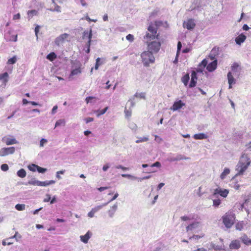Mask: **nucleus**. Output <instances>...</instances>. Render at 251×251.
I'll return each mask as SVG.
<instances>
[{"label":"nucleus","mask_w":251,"mask_h":251,"mask_svg":"<svg viewBox=\"0 0 251 251\" xmlns=\"http://www.w3.org/2000/svg\"><path fill=\"white\" fill-rule=\"evenodd\" d=\"M149 32L144 36V42L147 45L148 51L152 53H157L160 49L161 44L158 41V35L155 25H150L148 28Z\"/></svg>","instance_id":"obj_1"},{"label":"nucleus","mask_w":251,"mask_h":251,"mask_svg":"<svg viewBox=\"0 0 251 251\" xmlns=\"http://www.w3.org/2000/svg\"><path fill=\"white\" fill-rule=\"evenodd\" d=\"M251 162V159L249 157L248 155L245 153L243 154L236 166L235 170L237 173L235 176L243 175Z\"/></svg>","instance_id":"obj_2"},{"label":"nucleus","mask_w":251,"mask_h":251,"mask_svg":"<svg viewBox=\"0 0 251 251\" xmlns=\"http://www.w3.org/2000/svg\"><path fill=\"white\" fill-rule=\"evenodd\" d=\"M217 61L216 60L213 61L208 64V61L206 59H204L199 65L196 69V72L198 73H202L203 69L206 66V69L209 72H213L217 67Z\"/></svg>","instance_id":"obj_3"},{"label":"nucleus","mask_w":251,"mask_h":251,"mask_svg":"<svg viewBox=\"0 0 251 251\" xmlns=\"http://www.w3.org/2000/svg\"><path fill=\"white\" fill-rule=\"evenodd\" d=\"M142 58V62H143L144 66L148 67L150 63L154 62L155 58L153 53L148 51H145L141 54Z\"/></svg>","instance_id":"obj_4"},{"label":"nucleus","mask_w":251,"mask_h":251,"mask_svg":"<svg viewBox=\"0 0 251 251\" xmlns=\"http://www.w3.org/2000/svg\"><path fill=\"white\" fill-rule=\"evenodd\" d=\"M222 219L223 222L226 227L229 228L234 224L235 216L232 212H228L223 216Z\"/></svg>","instance_id":"obj_5"},{"label":"nucleus","mask_w":251,"mask_h":251,"mask_svg":"<svg viewBox=\"0 0 251 251\" xmlns=\"http://www.w3.org/2000/svg\"><path fill=\"white\" fill-rule=\"evenodd\" d=\"M229 193V190L226 189H222L220 187L214 189L212 195V198H216L218 195H220L222 197L226 198Z\"/></svg>","instance_id":"obj_6"},{"label":"nucleus","mask_w":251,"mask_h":251,"mask_svg":"<svg viewBox=\"0 0 251 251\" xmlns=\"http://www.w3.org/2000/svg\"><path fill=\"white\" fill-rule=\"evenodd\" d=\"M108 204V202L103 203L101 205L96 206L93 208L91 210L88 212V216L89 218H93L95 216V214L100 211L103 207L105 206Z\"/></svg>","instance_id":"obj_7"},{"label":"nucleus","mask_w":251,"mask_h":251,"mask_svg":"<svg viewBox=\"0 0 251 251\" xmlns=\"http://www.w3.org/2000/svg\"><path fill=\"white\" fill-rule=\"evenodd\" d=\"M15 148L13 147L3 148L0 150V156H4L9 154H13L15 152Z\"/></svg>","instance_id":"obj_8"},{"label":"nucleus","mask_w":251,"mask_h":251,"mask_svg":"<svg viewBox=\"0 0 251 251\" xmlns=\"http://www.w3.org/2000/svg\"><path fill=\"white\" fill-rule=\"evenodd\" d=\"M196 24L194 20L192 19H189L184 21L183 26L184 28H186L188 30H191L194 28Z\"/></svg>","instance_id":"obj_9"},{"label":"nucleus","mask_w":251,"mask_h":251,"mask_svg":"<svg viewBox=\"0 0 251 251\" xmlns=\"http://www.w3.org/2000/svg\"><path fill=\"white\" fill-rule=\"evenodd\" d=\"M69 37V34L67 33H64L59 35L55 40V44L57 46H59L61 44L63 43L65 40Z\"/></svg>","instance_id":"obj_10"},{"label":"nucleus","mask_w":251,"mask_h":251,"mask_svg":"<svg viewBox=\"0 0 251 251\" xmlns=\"http://www.w3.org/2000/svg\"><path fill=\"white\" fill-rule=\"evenodd\" d=\"M185 105V103L183 102L182 100H178L174 102L172 106L170 108L171 110L175 111L181 108Z\"/></svg>","instance_id":"obj_11"},{"label":"nucleus","mask_w":251,"mask_h":251,"mask_svg":"<svg viewBox=\"0 0 251 251\" xmlns=\"http://www.w3.org/2000/svg\"><path fill=\"white\" fill-rule=\"evenodd\" d=\"M190 157L185 156L182 154H177L176 157H171L168 159L170 162L180 161L181 160H189Z\"/></svg>","instance_id":"obj_12"},{"label":"nucleus","mask_w":251,"mask_h":251,"mask_svg":"<svg viewBox=\"0 0 251 251\" xmlns=\"http://www.w3.org/2000/svg\"><path fill=\"white\" fill-rule=\"evenodd\" d=\"M118 204L117 202L110 206V209L107 211L109 217L113 218L114 217L116 211L118 209Z\"/></svg>","instance_id":"obj_13"},{"label":"nucleus","mask_w":251,"mask_h":251,"mask_svg":"<svg viewBox=\"0 0 251 251\" xmlns=\"http://www.w3.org/2000/svg\"><path fill=\"white\" fill-rule=\"evenodd\" d=\"M2 142H4L7 145H11L13 144H16L18 143V141L14 138H10L5 136L2 139Z\"/></svg>","instance_id":"obj_14"},{"label":"nucleus","mask_w":251,"mask_h":251,"mask_svg":"<svg viewBox=\"0 0 251 251\" xmlns=\"http://www.w3.org/2000/svg\"><path fill=\"white\" fill-rule=\"evenodd\" d=\"M201 227V224L198 222H194L186 227V231H193L195 229H199Z\"/></svg>","instance_id":"obj_15"},{"label":"nucleus","mask_w":251,"mask_h":251,"mask_svg":"<svg viewBox=\"0 0 251 251\" xmlns=\"http://www.w3.org/2000/svg\"><path fill=\"white\" fill-rule=\"evenodd\" d=\"M197 81V73L195 71H192L191 73V79L189 84V87L192 88L196 85Z\"/></svg>","instance_id":"obj_16"},{"label":"nucleus","mask_w":251,"mask_h":251,"mask_svg":"<svg viewBox=\"0 0 251 251\" xmlns=\"http://www.w3.org/2000/svg\"><path fill=\"white\" fill-rule=\"evenodd\" d=\"M92 236V232L90 231H88L84 235L80 236V241L83 243L86 244L88 242L89 240Z\"/></svg>","instance_id":"obj_17"},{"label":"nucleus","mask_w":251,"mask_h":251,"mask_svg":"<svg viewBox=\"0 0 251 251\" xmlns=\"http://www.w3.org/2000/svg\"><path fill=\"white\" fill-rule=\"evenodd\" d=\"M246 36L243 33L239 35L235 39L236 43L238 45H241L242 43H244L246 39Z\"/></svg>","instance_id":"obj_18"},{"label":"nucleus","mask_w":251,"mask_h":251,"mask_svg":"<svg viewBox=\"0 0 251 251\" xmlns=\"http://www.w3.org/2000/svg\"><path fill=\"white\" fill-rule=\"evenodd\" d=\"M240 247V242L237 240L232 241L229 245V248L231 250H238Z\"/></svg>","instance_id":"obj_19"},{"label":"nucleus","mask_w":251,"mask_h":251,"mask_svg":"<svg viewBox=\"0 0 251 251\" xmlns=\"http://www.w3.org/2000/svg\"><path fill=\"white\" fill-rule=\"evenodd\" d=\"M105 63V59L104 58H100L99 57L96 59V64L95 66V69L97 70L100 66L104 64Z\"/></svg>","instance_id":"obj_20"},{"label":"nucleus","mask_w":251,"mask_h":251,"mask_svg":"<svg viewBox=\"0 0 251 251\" xmlns=\"http://www.w3.org/2000/svg\"><path fill=\"white\" fill-rule=\"evenodd\" d=\"M193 137L196 140L206 139L208 138V136L203 133H200L194 134Z\"/></svg>","instance_id":"obj_21"},{"label":"nucleus","mask_w":251,"mask_h":251,"mask_svg":"<svg viewBox=\"0 0 251 251\" xmlns=\"http://www.w3.org/2000/svg\"><path fill=\"white\" fill-rule=\"evenodd\" d=\"M0 80L2 81L4 85H6L8 80V74L7 72L0 75Z\"/></svg>","instance_id":"obj_22"},{"label":"nucleus","mask_w":251,"mask_h":251,"mask_svg":"<svg viewBox=\"0 0 251 251\" xmlns=\"http://www.w3.org/2000/svg\"><path fill=\"white\" fill-rule=\"evenodd\" d=\"M241 240L245 245L247 246L251 245V239H250L248 237V236L246 235H244L241 237Z\"/></svg>","instance_id":"obj_23"},{"label":"nucleus","mask_w":251,"mask_h":251,"mask_svg":"<svg viewBox=\"0 0 251 251\" xmlns=\"http://www.w3.org/2000/svg\"><path fill=\"white\" fill-rule=\"evenodd\" d=\"M230 172V171L229 169L227 168H225L224 171L222 173L220 176V178L222 180L224 179L226 176L229 174Z\"/></svg>","instance_id":"obj_24"},{"label":"nucleus","mask_w":251,"mask_h":251,"mask_svg":"<svg viewBox=\"0 0 251 251\" xmlns=\"http://www.w3.org/2000/svg\"><path fill=\"white\" fill-rule=\"evenodd\" d=\"M228 79V83L229 84H234L235 83V79L232 76L231 72H228L227 75Z\"/></svg>","instance_id":"obj_25"},{"label":"nucleus","mask_w":251,"mask_h":251,"mask_svg":"<svg viewBox=\"0 0 251 251\" xmlns=\"http://www.w3.org/2000/svg\"><path fill=\"white\" fill-rule=\"evenodd\" d=\"M99 99L95 97L89 96L85 99V101L87 103H95Z\"/></svg>","instance_id":"obj_26"},{"label":"nucleus","mask_w":251,"mask_h":251,"mask_svg":"<svg viewBox=\"0 0 251 251\" xmlns=\"http://www.w3.org/2000/svg\"><path fill=\"white\" fill-rule=\"evenodd\" d=\"M149 140V136L137 137V140L135 141V143L139 144L148 141Z\"/></svg>","instance_id":"obj_27"},{"label":"nucleus","mask_w":251,"mask_h":251,"mask_svg":"<svg viewBox=\"0 0 251 251\" xmlns=\"http://www.w3.org/2000/svg\"><path fill=\"white\" fill-rule=\"evenodd\" d=\"M55 183L54 180H46L44 181H40V186H47L51 184H53Z\"/></svg>","instance_id":"obj_28"},{"label":"nucleus","mask_w":251,"mask_h":251,"mask_svg":"<svg viewBox=\"0 0 251 251\" xmlns=\"http://www.w3.org/2000/svg\"><path fill=\"white\" fill-rule=\"evenodd\" d=\"M25 185H32L40 186V181L35 180L34 179H32L28 181L27 182L25 183Z\"/></svg>","instance_id":"obj_29"},{"label":"nucleus","mask_w":251,"mask_h":251,"mask_svg":"<svg viewBox=\"0 0 251 251\" xmlns=\"http://www.w3.org/2000/svg\"><path fill=\"white\" fill-rule=\"evenodd\" d=\"M190 77L189 74H186L181 78V81L185 86H187Z\"/></svg>","instance_id":"obj_30"},{"label":"nucleus","mask_w":251,"mask_h":251,"mask_svg":"<svg viewBox=\"0 0 251 251\" xmlns=\"http://www.w3.org/2000/svg\"><path fill=\"white\" fill-rule=\"evenodd\" d=\"M66 125V121L64 119H60L56 121L55 124V127L59 126H65Z\"/></svg>","instance_id":"obj_31"},{"label":"nucleus","mask_w":251,"mask_h":251,"mask_svg":"<svg viewBox=\"0 0 251 251\" xmlns=\"http://www.w3.org/2000/svg\"><path fill=\"white\" fill-rule=\"evenodd\" d=\"M17 174L19 177L24 178L26 176V173L24 169H21L17 172Z\"/></svg>","instance_id":"obj_32"},{"label":"nucleus","mask_w":251,"mask_h":251,"mask_svg":"<svg viewBox=\"0 0 251 251\" xmlns=\"http://www.w3.org/2000/svg\"><path fill=\"white\" fill-rule=\"evenodd\" d=\"M56 58V55L53 52H50L47 56V58L51 61L54 60Z\"/></svg>","instance_id":"obj_33"},{"label":"nucleus","mask_w":251,"mask_h":251,"mask_svg":"<svg viewBox=\"0 0 251 251\" xmlns=\"http://www.w3.org/2000/svg\"><path fill=\"white\" fill-rule=\"evenodd\" d=\"M17 60V58L16 56H14L13 57L9 58L8 60L7 63L8 64H14L16 62Z\"/></svg>","instance_id":"obj_34"},{"label":"nucleus","mask_w":251,"mask_h":251,"mask_svg":"<svg viewBox=\"0 0 251 251\" xmlns=\"http://www.w3.org/2000/svg\"><path fill=\"white\" fill-rule=\"evenodd\" d=\"M25 205L24 204H17L15 206V208L19 211H22L25 209Z\"/></svg>","instance_id":"obj_35"},{"label":"nucleus","mask_w":251,"mask_h":251,"mask_svg":"<svg viewBox=\"0 0 251 251\" xmlns=\"http://www.w3.org/2000/svg\"><path fill=\"white\" fill-rule=\"evenodd\" d=\"M38 12L35 10H32L28 11L27 12L28 16L29 18H31L33 15H36Z\"/></svg>","instance_id":"obj_36"},{"label":"nucleus","mask_w":251,"mask_h":251,"mask_svg":"<svg viewBox=\"0 0 251 251\" xmlns=\"http://www.w3.org/2000/svg\"><path fill=\"white\" fill-rule=\"evenodd\" d=\"M244 223L243 221L238 223L236 225V229L239 230H241L244 227Z\"/></svg>","instance_id":"obj_37"},{"label":"nucleus","mask_w":251,"mask_h":251,"mask_svg":"<svg viewBox=\"0 0 251 251\" xmlns=\"http://www.w3.org/2000/svg\"><path fill=\"white\" fill-rule=\"evenodd\" d=\"M221 204V200L220 199L213 200V206L218 207Z\"/></svg>","instance_id":"obj_38"},{"label":"nucleus","mask_w":251,"mask_h":251,"mask_svg":"<svg viewBox=\"0 0 251 251\" xmlns=\"http://www.w3.org/2000/svg\"><path fill=\"white\" fill-rule=\"evenodd\" d=\"M122 176L123 177H127L128 178H129V179H131L132 180H135L137 178V177L134 176L129 175V174H122Z\"/></svg>","instance_id":"obj_39"},{"label":"nucleus","mask_w":251,"mask_h":251,"mask_svg":"<svg viewBox=\"0 0 251 251\" xmlns=\"http://www.w3.org/2000/svg\"><path fill=\"white\" fill-rule=\"evenodd\" d=\"M37 165L32 164L28 166V169L32 172H35L37 170Z\"/></svg>","instance_id":"obj_40"},{"label":"nucleus","mask_w":251,"mask_h":251,"mask_svg":"<svg viewBox=\"0 0 251 251\" xmlns=\"http://www.w3.org/2000/svg\"><path fill=\"white\" fill-rule=\"evenodd\" d=\"M81 73V71L79 68L73 70L71 73V75H77Z\"/></svg>","instance_id":"obj_41"},{"label":"nucleus","mask_w":251,"mask_h":251,"mask_svg":"<svg viewBox=\"0 0 251 251\" xmlns=\"http://www.w3.org/2000/svg\"><path fill=\"white\" fill-rule=\"evenodd\" d=\"M91 41V35L90 34L89 35V40L87 43V45L88 46V49L86 50V52L87 53H89L90 51V46Z\"/></svg>","instance_id":"obj_42"},{"label":"nucleus","mask_w":251,"mask_h":251,"mask_svg":"<svg viewBox=\"0 0 251 251\" xmlns=\"http://www.w3.org/2000/svg\"><path fill=\"white\" fill-rule=\"evenodd\" d=\"M65 170L57 171L56 173V178H58V179H61L62 178H61V176H60V174L63 175L65 173Z\"/></svg>","instance_id":"obj_43"},{"label":"nucleus","mask_w":251,"mask_h":251,"mask_svg":"<svg viewBox=\"0 0 251 251\" xmlns=\"http://www.w3.org/2000/svg\"><path fill=\"white\" fill-rule=\"evenodd\" d=\"M90 34L91 35V36H92L91 30H90L89 33H88V31H84V32L83 33V38L85 39V38H88L89 39V35Z\"/></svg>","instance_id":"obj_44"},{"label":"nucleus","mask_w":251,"mask_h":251,"mask_svg":"<svg viewBox=\"0 0 251 251\" xmlns=\"http://www.w3.org/2000/svg\"><path fill=\"white\" fill-rule=\"evenodd\" d=\"M37 171L40 173H44L47 171V169L42 168L37 165Z\"/></svg>","instance_id":"obj_45"},{"label":"nucleus","mask_w":251,"mask_h":251,"mask_svg":"<svg viewBox=\"0 0 251 251\" xmlns=\"http://www.w3.org/2000/svg\"><path fill=\"white\" fill-rule=\"evenodd\" d=\"M134 96L136 97H138L141 99H145V94L144 93H136L134 95Z\"/></svg>","instance_id":"obj_46"},{"label":"nucleus","mask_w":251,"mask_h":251,"mask_svg":"<svg viewBox=\"0 0 251 251\" xmlns=\"http://www.w3.org/2000/svg\"><path fill=\"white\" fill-rule=\"evenodd\" d=\"M48 142V140L45 138H42L40 141V147H43L44 145L47 144Z\"/></svg>","instance_id":"obj_47"},{"label":"nucleus","mask_w":251,"mask_h":251,"mask_svg":"<svg viewBox=\"0 0 251 251\" xmlns=\"http://www.w3.org/2000/svg\"><path fill=\"white\" fill-rule=\"evenodd\" d=\"M181 47H182L181 43L180 41H179L177 43V52H176L177 56L179 55V53L181 50Z\"/></svg>","instance_id":"obj_48"},{"label":"nucleus","mask_w":251,"mask_h":251,"mask_svg":"<svg viewBox=\"0 0 251 251\" xmlns=\"http://www.w3.org/2000/svg\"><path fill=\"white\" fill-rule=\"evenodd\" d=\"M12 238H15L16 241H18L22 238V236L18 232H16Z\"/></svg>","instance_id":"obj_49"},{"label":"nucleus","mask_w":251,"mask_h":251,"mask_svg":"<svg viewBox=\"0 0 251 251\" xmlns=\"http://www.w3.org/2000/svg\"><path fill=\"white\" fill-rule=\"evenodd\" d=\"M1 169L3 171H6L8 170V166L6 164H3L1 165Z\"/></svg>","instance_id":"obj_50"},{"label":"nucleus","mask_w":251,"mask_h":251,"mask_svg":"<svg viewBox=\"0 0 251 251\" xmlns=\"http://www.w3.org/2000/svg\"><path fill=\"white\" fill-rule=\"evenodd\" d=\"M126 39L130 42H133L134 38L133 35L129 34L126 36Z\"/></svg>","instance_id":"obj_51"},{"label":"nucleus","mask_w":251,"mask_h":251,"mask_svg":"<svg viewBox=\"0 0 251 251\" xmlns=\"http://www.w3.org/2000/svg\"><path fill=\"white\" fill-rule=\"evenodd\" d=\"M202 236H203V235L200 236V235H194L193 236L190 237L189 238V239H190V240L193 239V240H199V239L201 238Z\"/></svg>","instance_id":"obj_52"},{"label":"nucleus","mask_w":251,"mask_h":251,"mask_svg":"<svg viewBox=\"0 0 251 251\" xmlns=\"http://www.w3.org/2000/svg\"><path fill=\"white\" fill-rule=\"evenodd\" d=\"M108 108V107H106L103 109H102L101 110H100V112H99V113L98 114L97 116L99 117V116H100L101 115L104 114L106 112V111L107 110Z\"/></svg>","instance_id":"obj_53"},{"label":"nucleus","mask_w":251,"mask_h":251,"mask_svg":"<svg viewBox=\"0 0 251 251\" xmlns=\"http://www.w3.org/2000/svg\"><path fill=\"white\" fill-rule=\"evenodd\" d=\"M119 196V194L118 193H116L114 196L107 202H108V203L112 201H113L114 200H116L117 197Z\"/></svg>","instance_id":"obj_54"},{"label":"nucleus","mask_w":251,"mask_h":251,"mask_svg":"<svg viewBox=\"0 0 251 251\" xmlns=\"http://www.w3.org/2000/svg\"><path fill=\"white\" fill-rule=\"evenodd\" d=\"M234 183L232 185V187L236 190H238L240 187V185L237 182H233Z\"/></svg>","instance_id":"obj_55"},{"label":"nucleus","mask_w":251,"mask_h":251,"mask_svg":"<svg viewBox=\"0 0 251 251\" xmlns=\"http://www.w3.org/2000/svg\"><path fill=\"white\" fill-rule=\"evenodd\" d=\"M151 167H158V168H159L161 167V164L159 162H155L154 163L152 164L151 166Z\"/></svg>","instance_id":"obj_56"},{"label":"nucleus","mask_w":251,"mask_h":251,"mask_svg":"<svg viewBox=\"0 0 251 251\" xmlns=\"http://www.w3.org/2000/svg\"><path fill=\"white\" fill-rule=\"evenodd\" d=\"M110 167V165L109 163L105 164L103 165L102 167V170L104 172L106 171Z\"/></svg>","instance_id":"obj_57"},{"label":"nucleus","mask_w":251,"mask_h":251,"mask_svg":"<svg viewBox=\"0 0 251 251\" xmlns=\"http://www.w3.org/2000/svg\"><path fill=\"white\" fill-rule=\"evenodd\" d=\"M115 168H117V169H122L123 170H124V171L128 170V168L124 167V166H122L121 165H119L115 166Z\"/></svg>","instance_id":"obj_58"},{"label":"nucleus","mask_w":251,"mask_h":251,"mask_svg":"<svg viewBox=\"0 0 251 251\" xmlns=\"http://www.w3.org/2000/svg\"><path fill=\"white\" fill-rule=\"evenodd\" d=\"M46 198L44 199L43 201H44V202H48L50 201V196L49 194H47L46 195Z\"/></svg>","instance_id":"obj_59"},{"label":"nucleus","mask_w":251,"mask_h":251,"mask_svg":"<svg viewBox=\"0 0 251 251\" xmlns=\"http://www.w3.org/2000/svg\"><path fill=\"white\" fill-rule=\"evenodd\" d=\"M58 108L57 105H55L53 107L52 110H51V114L54 115L56 112V110Z\"/></svg>","instance_id":"obj_60"},{"label":"nucleus","mask_w":251,"mask_h":251,"mask_svg":"<svg viewBox=\"0 0 251 251\" xmlns=\"http://www.w3.org/2000/svg\"><path fill=\"white\" fill-rule=\"evenodd\" d=\"M129 127L132 129H136L137 128V126L134 123H130L129 124Z\"/></svg>","instance_id":"obj_61"},{"label":"nucleus","mask_w":251,"mask_h":251,"mask_svg":"<svg viewBox=\"0 0 251 251\" xmlns=\"http://www.w3.org/2000/svg\"><path fill=\"white\" fill-rule=\"evenodd\" d=\"M85 121L86 123H89L90 122H93L94 121V118L91 117H88L85 119Z\"/></svg>","instance_id":"obj_62"},{"label":"nucleus","mask_w":251,"mask_h":251,"mask_svg":"<svg viewBox=\"0 0 251 251\" xmlns=\"http://www.w3.org/2000/svg\"><path fill=\"white\" fill-rule=\"evenodd\" d=\"M21 18V15L19 13H18L17 14H15L13 16V19L14 20H17V19H20Z\"/></svg>","instance_id":"obj_63"},{"label":"nucleus","mask_w":251,"mask_h":251,"mask_svg":"<svg viewBox=\"0 0 251 251\" xmlns=\"http://www.w3.org/2000/svg\"><path fill=\"white\" fill-rule=\"evenodd\" d=\"M155 140L158 142L160 143L162 141V139L157 135H155Z\"/></svg>","instance_id":"obj_64"}]
</instances>
